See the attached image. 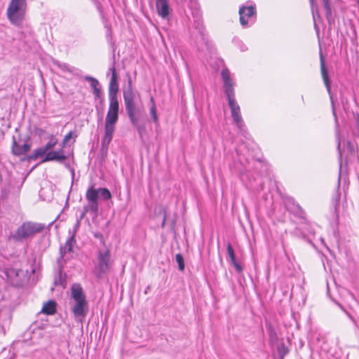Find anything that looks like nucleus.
I'll return each mask as SVG.
<instances>
[{"label": "nucleus", "mask_w": 359, "mask_h": 359, "mask_svg": "<svg viewBox=\"0 0 359 359\" xmlns=\"http://www.w3.org/2000/svg\"><path fill=\"white\" fill-rule=\"evenodd\" d=\"M100 93L101 91L99 87L97 88L93 89V94L96 97H99L100 96Z\"/></svg>", "instance_id": "obj_28"}, {"label": "nucleus", "mask_w": 359, "mask_h": 359, "mask_svg": "<svg viewBox=\"0 0 359 359\" xmlns=\"http://www.w3.org/2000/svg\"><path fill=\"white\" fill-rule=\"evenodd\" d=\"M118 90V75L114 72L111 76L109 87V105L104 121V135L102 139V149H107L115 131L116 125L118 120L119 104L117 99Z\"/></svg>", "instance_id": "obj_1"}, {"label": "nucleus", "mask_w": 359, "mask_h": 359, "mask_svg": "<svg viewBox=\"0 0 359 359\" xmlns=\"http://www.w3.org/2000/svg\"><path fill=\"white\" fill-rule=\"evenodd\" d=\"M135 93L130 86L127 90H124L123 99L126 111L135 110Z\"/></svg>", "instance_id": "obj_11"}, {"label": "nucleus", "mask_w": 359, "mask_h": 359, "mask_svg": "<svg viewBox=\"0 0 359 359\" xmlns=\"http://www.w3.org/2000/svg\"><path fill=\"white\" fill-rule=\"evenodd\" d=\"M63 69L65 70H67V71H69V67L66 65H64L63 67H62Z\"/></svg>", "instance_id": "obj_30"}, {"label": "nucleus", "mask_w": 359, "mask_h": 359, "mask_svg": "<svg viewBox=\"0 0 359 359\" xmlns=\"http://www.w3.org/2000/svg\"><path fill=\"white\" fill-rule=\"evenodd\" d=\"M44 228V224L41 223L26 222L18 228L13 237L17 241H23L32 238L42 231Z\"/></svg>", "instance_id": "obj_4"}, {"label": "nucleus", "mask_w": 359, "mask_h": 359, "mask_svg": "<svg viewBox=\"0 0 359 359\" xmlns=\"http://www.w3.org/2000/svg\"><path fill=\"white\" fill-rule=\"evenodd\" d=\"M69 305L74 318L82 321L88 313V304L83 289L79 284H74L71 287Z\"/></svg>", "instance_id": "obj_3"}, {"label": "nucleus", "mask_w": 359, "mask_h": 359, "mask_svg": "<svg viewBox=\"0 0 359 359\" xmlns=\"http://www.w3.org/2000/svg\"><path fill=\"white\" fill-rule=\"evenodd\" d=\"M338 149H339V154H341V151H340V142L339 141V143H338ZM340 156H341V154H340Z\"/></svg>", "instance_id": "obj_31"}, {"label": "nucleus", "mask_w": 359, "mask_h": 359, "mask_svg": "<svg viewBox=\"0 0 359 359\" xmlns=\"http://www.w3.org/2000/svg\"><path fill=\"white\" fill-rule=\"evenodd\" d=\"M57 140L54 137H51L48 142L45 145V147L47 151H48L53 148L57 144Z\"/></svg>", "instance_id": "obj_24"}, {"label": "nucleus", "mask_w": 359, "mask_h": 359, "mask_svg": "<svg viewBox=\"0 0 359 359\" xmlns=\"http://www.w3.org/2000/svg\"><path fill=\"white\" fill-rule=\"evenodd\" d=\"M255 8L254 6H243L240 7L239 9V15H240V22L243 27L248 26L251 20L253 18L255 15Z\"/></svg>", "instance_id": "obj_8"}, {"label": "nucleus", "mask_w": 359, "mask_h": 359, "mask_svg": "<svg viewBox=\"0 0 359 359\" xmlns=\"http://www.w3.org/2000/svg\"><path fill=\"white\" fill-rule=\"evenodd\" d=\"M322 1L323 3L325 9L326 16H327V19H329V18H330L332 15V11H331V8H330V5L329 3V0H322Z\"/></svg>", "instance_id": "obj_20"}, {"label": "nucleus", "mask_w": 359, "mask_h": 359, "mask_svg": "<svg viewBox=\"0 0 359 359\" xmlns=\"http://www.w3.org/2000/svg\"><path fill=\"white\" fill-rule=\"evenodd\" d=\"M46 315H53L56 312V303L54 301H48L45 303L41 311Z\"/></svg>", "instance_id": "obj_14"}, {"label": "nucleus", "mask_w": 359, "mask_h": 359, "mask_svg": "<svg viewBox=\"0 0 359 359\" xmlns=\"http://www.w3.org/2000/svg\"><path fill=\"white\" fill-rule=\"evenodd\" d=\"M231 264L234 266V267L236 268V269L238 271V272H241L242 271V267L237 262L236 259L234 261V262H231Z\"/></svg>", "instance_id": "obj_26"}, {"label": "nucleus", "mask_w": 359, "mask_h": 359, "mask_svg": "<svg viewBox=\"0 0 359 359\" xmlns=\"http://www.w3.org/2000/svg\"><path fill=\"white\" fill-rule=\"evenodd\" d=\"M348 146L351 150V151H352L353 150V146L351 144V142H348Z\"/></svg>", "instance_id": "obj_29"}, {"label": "nucleus", "mask_w": 359, "mask_h": 359, "mask_svg": "<svg viewBox=\"0 0 359 359\" xmlns=\"http://www.w3.org/2000/svg\"><path fill=\"white\" fill-rule=\"evenodd\" d=\"M155 7L156 13L159 17L166 20L170 19L172 9L170 6L169 0H156Z\"/></svg>", "instance_id": "obj_7"}, {"label": "nucleus", "mask_w": 359, "mask_h": 359, "mask_svg": "<svg viewBox=\"0 0 359 359\" xmlns=\"http://www.w3.org/2000/svg\"><path fill=\"white\" fill-rule=\"evenodd\" d=\"M72 137V133L69 132L65 136L63 141H62V147H65V144L71 140Z\"/></svg>", "instance_id": "obj_25"}, {"label": "nucleus", "mask_w": 359, "mask_h": 359, "mask_svg": "<svg viewBox=\"0 0 359 359\" xmlns=\"http://www.w3.org/2000/svg\"><path fill=\"white\" fill-rule=\"evenodd\" d=\"M150 101H151V106L150 107V114H151V116L154 122L155 123H158V116H157L156 107V104L154 102V98L151 97Z\"/></svg>", "instance_id": "obj_16"}, {"label": "nucleus", "mask_w": 359, "mask_h": 359, "mask_svg": "<svg viewBox=\"0 0 359 359\" xmlns=\"http://www.w3.org/2000/svg\"><path fill=\"white\" fill-rule=\"evenodd\" d=\"M47 151H48L45 147L37 148L34 151L31 158L33 159H36L39 157L43 156L44 154H47Z\"/></svg>", "instance_id": "obj_17"}, {"label": "nucleus", "mask_w": 359, "mask_h": 359, "mask_svg": "<svg viewBox=\"0 0 359 359\" xmlns=\"http://www.w3.org/2000/svg\"><path fill=\"white\" fill-rule=\"evenodd\" d=\"M222 77L224 82V88L227 99L235 97L234 94V83L231 78L230 72L227 69H224L222 71Z\"/></svg>", "instance_id": "obj_9"}, {"label": "nucleus", "mask_w": 359, "mask_h": 359, "mask_svg": "<svg viewBox=\"0 0 359 359\" xmlns=\"http://www.w3.org/2000/svg\"><path fill=\"white\" fill-rule=\"evenodd\" d=\"M66 159V156L64 154L62 149L58 151H52L46 154L42 163L50 161H63Z\"/></svg>", "instance_id": "obj_12"}, {"label": "nucleus", "mask_w": 359, "mask_h": 359, "mask_svg": "<svg viewBox=\"0 0 359 359\" xmlns=\"http://www.w3.org/2000/svg\"><path fill=\"white\" fill-rule=\"evenodd\" d=\"M176 262L178 264V268L180 271H184V258L181 254H177L175 256Z\"/></svg>", "instance_id": "obj_19"}, {"label": "nucleus", "mask_w": 359, "mask_h": 359, "mask_svg": "<svg viewBox=\"0 0 359 359\" xmlns=\"http://www.w3.org/2000/svg\"><path fill=\"white\" fill-rule=\"evenodd\" d=\"M95 236H96V237H97V238H98V237H100V236H99V235H97V234H96V235H95ZM100 237H102V236H101V235H100Z\"/></svg>", "instance_id": "obj_33"}, {"label": "nucleus", "mask_w": 359, "mask_h": 359, "mask_svg": "<svg viewBox=\"0 0 359 359\" xmlns=\"http://www.w3.org/2000/svg\"><path fill=\"white\" fill-rule=\"evenodd\" d=\"M228 102L229 106L231 109V116L233 119L234 123L236 124L238 128L241 129L244 126L241 115L240 107L236 102L235 97L229 98Z\"/></svg>", "instance_id": "obj_10"}, {"label": "nucleus", "mask_w": 359, "mask_h": 359, "mask_svg": "<svg viewBox=\"0 0 359 359\" xmlns=\"http://www.w3.org/2000/svg\"><path fill=\"white\" fill-rule=\"evenodd\" d=\"M227 253L229 256L231 262H234L236 260V256L234 254V250L230 243L227 245Z\"/></svg>", "instance_id": "obj_23"}, {"label": "nucleus", "mask_w": 359, "mask_h": 359, "mask_svg": "<svg viewBox=\"0 0 359 359\" xmlns=\"http://www.w3.org/2000/svg\"><path fill=\"white\" fill-rule=\"evenodd\" d=\"M98 265L97 269L100 273H105L109 269L110 250L106 246L98 250L97 255Z\"/></svg>", "instance_id": "obj_6"}, {"label": "nucleus", "mask_w": 359, "mask_h": 359, "mask_svg": "<svg viewBox=\"0 0 359 359\" xmlns=\"http://www.w3.org/2000/svg\"><path fill=\"white\" fill-rule=\"evenodd\" d=\"M348 294H349L352 298H354V297H353V294H351V293H348Z\"/></svg>", "instance_id": "obj_32"}, {"label": "nucleus", "mask_w": 359, "mask_h": 359, "mask_svg": "<svg viewBox=\"0 0 359 359\" xmlns=\"http://www.w3.org/2000/svg\"><path fill=\"white\" fill-rule=\"evenodd\" d=\"M310 4L311 7V11L313 16V20L316 21V15H318V10L316 4H315V0H309Z\"/></svg>", "instance_id": "obj_22"}, {"label": "nucleus", "mask_w": 359, "mask_h": 359, "mask_svg": "<svg viewBox=\"0 0 359 359\" xmlns=\"http://www.w3.org/2000/svg\"><path fill=\"white\" fill-rule=\"evenodd\" d=\"M135 110L128 111H127V114H128V116L131 123L137 128L138 131L140 132L141 131V128L137 125V119L135 117Z\"/></svg>", "instance_id": "obj_18"}, {"label": "nucleus", "mask_w": 359, "mask_h": 359, "mask_svg": "<svg viewBox=\"0 0 359 359\" xmlns=\"http://www.w3.org/2000/svg\"><path fill=\"white\" fill-rule=\"evenodd\" d=\"M114 72L115 73L116 75H117L116 70V68H115V66H114V63H113L112 66L109 68L107 74L111 73V76H112Z\"/></svg>", "instance_id": "obj_27"}, {"label": "nucleus", "mask_w": 359, "mask_h": 359, "mask_svg": "<svg viewBox=\"0 0 359 359\" xmlns=\"http://www.w3.org/2000/svg\"><path fill=\"white\" fill-rule=\"evenodd\" d=\"M25 11V0H11L7 9L8 18L11 23L18 25L24 18Z\"/></svg>", "instance_id": "obj_5"}, {"label": "nucleus", "mask_w": 359, "mask_h": 359, "mask_svg": "<svg viewBox=\"0 0 359 359\" xmlns=\"http://www.w3.org/2000/svg\"><path fill=\"white\" fill-rule=\"evenodd\" d=\"M30 149V145L25 143L22 145H20L16 143V142L13 141V145L12 147V151L13 154L16 156L22 155L26 154Z\"/></svg>", "instance_id": "obj_13"}, {"label": "nucleus", "mask_w": 359, "mask_h": 359, "mask_svg": "<svg viewBox=\"0 0 359 359\" xmlns=\"http://www.w3.org/2000/svg\"><path fill=\"white\" fill-rule=\"evenodd\" d=\"M99 196H100L103 200H109L111 198V194L109 189L107 188H100L95 189L91 187L88 189L86 198L88 201V205L83 207V210L81 214L80 217L77 219L73 229L69 231L71 236L67 241L65 246L60 248L62 254L72 251V248L76 243L75 236L80 226L81 220L85 217L86 214L89 211L93 213H97L98 210L97 200Z\"/></svg>", "instance_id": "obj_2"}, {"label": "nucleus", "mask_w": 359, "mask_h": 359, "mask_svg": "<svg viewBox=\"0 0 359 359\" xmlns=\"http://www.w3.org/2000/svg\"><path fill=\"white\" fill-rule=\"evenodd\" d=\"M86 80L90 82V86H91L93 90L99 87L100 83H99V81L96 79L91 77V76H86Z\"/></svg>", "instance_id": "obj_21"}, {"label": "nucleus", "mask_w": 359, "mask_h": 359, "mask_svg": "<svg viewBox=\"0 0 359 359\" xmlns=\"http://www.w3.org/2000/svg\"><path fill=\"white\" fill-rule=\"evenodd\" d=\"M320 70H321V74H322V77H323L324 83L326 86L327 91L330 93V81H329V79H328V74H327V72L325 69L322 56H320Z\"/></svg>", "instance_id": "obj_15"}]
</instances>
